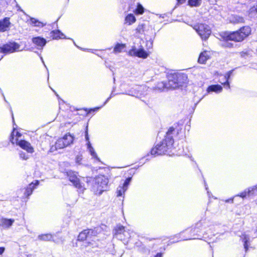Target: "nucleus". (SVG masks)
Listing matches in <instances>:
<instances>
[{"label":"nucleus","mask_w":257,"mask_h":257,"mask_svg":"<svg viewBox=\"0 0 257 257\" xmlns=\"http://www.w3.org/2000/svg\"><path fill=\"white\" fill-rule=\"evenodd\" d=\"M257 192V185L253 186L252 187L249 188L247 190H244L243 192H241L238 196L242 197V198H245L247 195L250 196L254 195Z\"/></svg>","instance_id":"12"},{"label":"nucleus","mask_w":257,"mask_h":257,"mask_svg":"<svg viewBox=\"0 0 257 257\" xmlns=\"http://www.w3.org/2000/svg\"><path fill=\"white\" fill-rule=\"evenodd\" d=\"M119 238H120V239H123V238L121 236H120ZM123 239L124 240L125 238H123Z\"/></svg>","instance_id":"50"},{"label":"nucleus","mask_w":257,"mask_h":257,"mask_svg":"<svg viewBox=\"0 0 257 257\" xmlns=\"http://www.w3.org/2000/svg\"><path fill=\"white\" fill-rule=\"evenodd\" d=\"M136 13L137 14H143L144 13V8L141 5L138 4L137 8L136 10Z\"/></svg>","instance_id":"34"},{"label":"nucleus","mask_w":257,"mask_h":257,"mask_svg":"<svg viewBox=\"0 0 257 257\" xmlns=\"http://www.w3.org/2000/svg\"><path fill=\"white\" fill-rule=\"evenodd\" d=\"M14 132H13L12 133L10 137V141L12 144H16L29 153H33L34 152L33 147L29 142L23 140H19L17 138L14 139Z\"/></svg>","instance_id":"6"},{"label":"nucleus","mask_w":257,"mask_h":257,"mask_svg":"<svg viewBox=\"0 0 257 257\" xmlns=\"http://www.w3.org/2000/svg\"><path fill=\"white\" fill-rule=\"evenodd\" d=\"M232 72H233V70H230L229 71H228L227 74H228L229 76H231V74L232 73Z\"/></svg>","instance_id":"48"},{"label":"nucleus","mask_w":257,"mask_h":257,"mask_svg":"<svg viewBox=\"0 0 257 257\" xmlns=\"http://www.w3.org/2000/svg\"><path fill=\"white\" fill-rule=\"evenodd\" d=\"M177 1H178V3H179L180 4H182L186 1V0H177Z\"/></svg>","instance_id":"45"},{"label":"nucleus","mask_w":257,"mask_h":257,"mask_svg":"<svg viewBox=\"0 0 257 257\" xmlns=\"http://www.w3.org/2000/svg\"><path fill=\"white\" fill-rule=\"evenodd\" d=\"M136 20V18L133 14L128 15L125 19V22L128 23V25H131L132 24L135 23Z\"/></svg>","instance_id":"27"},{"label":"nucleus","mask_w":257,"mask_h":257,"mask_svg":"<svg viewBox=\"0 0 257 257\" xmlns=\"http://www.w3.org/2000/svg\"><path fill=\"white\" fill-rule=\"evenodd\" d=\"M125 44L117 43L114 48L113 52L114 53H120L125 48Z\"/></svg>","instance_id":"24"},{"label":"nucleus","mask_w":257,"mask_h":257,"mask_svg":"<svg viewBox=\"0 0 257 257\" xmlns=\"http://www.w3.org/2000/svg\"><path fill=\"white\" fill-rule=\"evenodd\" d=\"M193 28L196 31L202 40H206L210 36L211 31L210 27L204 24L194 25Z\"/></svg>","instance_id":"5"},{"label":"nucleus","mask_w":257,"mask_h":257,"mask_svg":"<svg viewBox=\"0 0 257 257\" xmlns=\"http://www.w3.org/2000/svg\"><path fill=\"white\" fill-rule=\"evenodd\" d=\"M82 160V157L80 156H77L76 157V163L77 164H80V161Z\"/></svg>","instance_id":"40"},{"label":"nucleus","mask_w":257,"mask_h":257,"mask_svg":"<svg viewBox=\"0 0 257 257\" xmlns=\"http://www.w3.org/2000/svg\"><path fill=\"white\" fill-rule=\"evenodd\" d=\"M176 132V129L173 127L171 126L170 127L167 132L166 133V136H165V138L167 140H174L173 139V135ZM176 132L178 133V130H177L176 131Z\"/></svg>","instance_id":"21"},{"label":"nucleus","mask_w":257,"mask_h":257,"mask_svg":"<svg viewBox=\"0 0 257 257\" xmlns=\"http://www.w3.org/2000/svg\"><path fill=\"white\" fill-rule=\"evenodd\" d=\"M30 21L31 23L33 24L34 26L35 27H42L46 25L45 24H44L42 22L39 21L35 18H31Z\"/></svg>","instance_id":"28"},{"label":"nucleus","mask_w":257,"mask_h":257,"mask_svg":"<svg viewBox=\"0 0 257 257\" xmlns=\"http://www.w3.org/2000/svg\"><path fill=\"white\" fill-rule=\"evenodd\" d=\"M121 234H123L126 238H129L131 237L129 232L125 230L124 227L119 225L116 229V235H121Z\"/></svg>","instance_id":"18"},{"label":"nucleus","mask_w":257,"mask_h":257,"mask_svg":"<svg viewBox=\"0 0 257 257\" xmlns=\"http://www.w3.org/2000/svg\"><path fill=\"white\" fill-rule=\"evenodd\" d=\"M19 156L21 159H22L23 160H27L29 158V156L28 155H27L26 153H25V152H22V151H21L19 153Z\"/></svg>","instance_id":"36"},{"label":"nucleus","mask_w":257,"mask_h":257,"mask_svg":"<svg viewBox=\"0 0 257 257\" xmlns=\"http://www.w3.org/2000/svg\"><path fill=\"white\" fill-rule=\"evenodd\" d=\"M146 88V87L145 86H138L136 88L134 89L135 91L133 92L131 91V93L128 94L132 96H135L136 97H140L141 95H142V90H144Z\"/></svg>","instance_id":"19"},{"label":"nucleus","mask_w":257,"mask_h":257,"mask_svg":"<svg viewBox=\"0 0 257 257\" xmlns=\"http://www.w3.org/2000/svg\"><path fill=\"white\" fill-rule=\"evenodd\" d=\"M89 152L90 153L91 155L94 158H96L97 160H99L98 158L96 153L95 152L94 149L93 147H91L90 149L89 150Z\"/></svg>","instance_id":"37"},{"label":"nucleus","mask_w":257,"mask_h":257,"mask_svg":"<svg viewBox=\"0 0 257 257\" xmlns=\"http://www.w3.org/2000/svg\"><path fill=\"white\" fill-rule=\"evenodd\" d=\"M250 32V28L249 27H242L238 31L227 34L226 36V40L240 42L248 36Z\"/></svg>","instance_id":"1"},{"label":"nucleus","mask_w":257,"mask_h":257,"mask_svg":"<svg viewBox=\"0 0 257 257\" xmlns=\"http://www.w3.org/2000/svg\"><path fill=\"white\" fill-rule=\"evenodd\" d=\"M241 238L242 240V241L244 242V247L245 249V251L246 252L248 250V244L247 242L249 239V237L248 235L243 234L241 236Z\"/></svg>","instance_id":"26"},{"label":"nucleus","mask_w":257,"mask_h":257,"mask_svg":"<svg viewBox=\"0 0 257 257\" xmlns=\"http://www.w3.org/2000/svg\"><path fill=\"white\" fill-rule=\"evenodd\" d=\"M11 23L9 18H5L0 21V31L5 32L9 30Z\"/></svg>","instance_id":"14"},{"label":"nucleus","mask_w":257,"mask_h":257,"mask_svg":"<svg viewBox=\"0 0 257 257\" xmlns=\"http://www.w3.org/2000/svg\"><path fill=\"white\" fill-rule=\"evenodd\" d=\"M20 45L16 42H10L0 47V53H12L19 51Z\"/></svg>","instance_id":"7"},{"label":"nucleus","mask_w":257,"mask_h":257,"mask_svg":"<svg viewBox=\"0 0 257 257\" xmlns=\"http://www.w3.org/2000/svg\"><path fill=\"white\" fill-rule=\"evenodd\" d=\"M13 219L2 218L0 221V226L4 228H9L14 223Z\"/></svg>","instance_id":"17"},{"label":"nucleus","mask_w":257,"mask_h":257,"mask_svg":"<svg viewBox=\"0 0 257 257\" xmlns=\"http://www.w3.org/2000/svg\"><path fill=\"white\" fill-rule=\"evenodd\" d=\"M229 21L233 24H238L243 23L244 19L242 17L240 16L232 15L229 18Z\"/></svg>","instance_id":"20"},{"label":"nucleus","mask_w":257,"mask_h":257,"mask_svg":"<svg viewBox=\"0 0 257 257\" xmlns=\"http://www.w3.org/2000/svg\"><path fill=\"white\" fill-rule=\"evenodd\" d=\"M41 59L42 60H43V58H42V57L41 58ZM42 62L44 63V61H42Z\"/></svg>","instance_id":"52"},{"label":"nucleus","mask_w":257,"mask_h":257,"mask_svg":"<svg viewBox=\"0 0 257 257\" xmlns=\"http://www.w3.org/2000/svg\"><path fill=\"white\" fill-rule=\"evenodd\" d=\"M66 174L69 180L76 188L79 189L80 191L84 190V188L80 183L79 179L77 178L76 172L70 170L66 172Z\"/></svg>","instance_id":"8"},{"label":"nucleus","mask_w":257,"mask_h":257,"mask_svg":"<svg viewBox=\"0 0 257 257\" xmlns=\"http://www.w3.org/2000/svg\"><path fill=\"white\" fill-rule=\"evenodd\" d=\"M222 87L221 85L216 84V85H211L208 87L207 89V92L208 93L211 92H215L216 93H220L222 91Z\"/></svg>","instance_id":"16"},{"label":"nucleus","mask_w":257,"mask_h":257,"mask_svg":"<svg viewBox=\"0 0 257 257\" xmlns=\"http://www.w3.org/2000/svg\"><path fill=\"white\" fill-rule=\"evenodd\" d=\"M186 79V75L176 73H171L168 75V86L166 87L175 89L181 85Z\"/></svg>","instance_id":"3"},{"label":"nucleus","mask_w":257,"mask_h":257,"mask_svg":"<svg viewBox=\"0 0 257 257\" xmlns=\"http://www.w3.org/2000/svg\"><path fill=\"white\" fill-rule=\"evenodd\" d=\"M250 13H257V5L251 7L250 9Z\"/></svg>","instance_id":"39"},{"label":"nucleus","mask_w":257,"mask_h":257,"mask_svg":"<svg viewBox=\"0 0 257 257\" xmlns=\"http://www.w3.org/2000/svg\"><path fill=\"white\" fill-rule=\"evenodd\" d=\"M74 137L70 133L65 134V147L73 143Z\"/></svg>","instance_id":"23"},{"label":"nucleus","mask_w":257,"mask_h":257,"mask_svg":"<svg viewBox=\"0 0 257 257\" xmlns=\"http://www.w3.org/2000/svg\"><path fill=\"white\" fill-rule=\"evenodd\" d=\"M145 25L143 24H140L137 27L136 30L137 33L142 34L144 31Z\"/></svg>","instance_id":"33"},{"label":"nucleus","mask_w":257,"mask_h":257,"mask_svg":"<svg viewBox=\"0 0 257 257\" xmlns=\"http://www.w3.org/2000/svg\"><path fill=\"white\" fill-rule=\"evenodd\" d=\"M51 37L53 39H57L58 38H61V36H63L62 34H61L60 32L57 30V31H53L51 33Z\"/></svg>","instance_id":"31"},{"label":"nucleus","mask_w":257,"mask_h":257,"mask_svg":"<svg viewBox=\"0 0 257 257\" xmlns=\"http://www.w3.org/2000/svg\"><path fill=\"white\" fill-rule=\"evenodd\" d=\"M230 76L228 75V74H227V73L224 76V78L225 79V82L224 83H222V84L224 85V86H227V87L228 88H230V86H229V83L228 82V79H229L230 78Z\"/></svg>","instance_id":"35"},{"label":"nucleus","mask_w":257,"mask_h":257,"mask_svg":"<svg viewBox=\"0 0 257 257\" xmlns=\"http://www.w3.org/2000/svg\"><path fill=\"white\" fill-rule=\"evenodd\" d=\"M33 43L35 44L38 49H41L46 44V40L40 37H35L32 39Z\"/></svg>","instance_id":"10"},{"label":"nucleus","mask_w":257,"mask_h":257,"mask_svg":"<svg viewBox=\"0 0 257 257\" xmlns=\"http://www.w3.org/2000/svg\"><path fill=\"white\" fill-rule=\"evenodd\" d=\"M126 190L122 186H119L117 189V196H121Z\"/></svg>","instance_id":"32"},{"label":"nucleus","mask_w":257,"mask_h":257,"mask_svg":"<svg viewBox=\"0 0 257 257\" xmlns=\"http://www.w3.org/2000/svg\"><path fill=\"white\" fill-rule=\"evenodd\" d=\"M12 118H13V125H14V126H13V132H15V131L16 130V127H15L14 125H15V126H17V124H15V121H14V116L13 115H12Z\"/></svg>","instance_id":"43"},{"label":"nucleus","mask_w":257,"mask_h":257,"mask_svg":"<svg viewBox=\"0 0 257 257\" xmlns=\"http://www.w3.org/2000/svg\"><path fill=\"white\" fill-rule=\"evenodd\" d=\"M202 0H189L188 4L191 7H199Z\"/></svg>","instance_id":"29"},{"label":"nucleus","mask_w":257,"mask_h":257,"mask_svg":"<svg viewBox=\"0 0 257 257\" xmlns=\"http://www.w3.org/2000/svg\"><path fill=\"white\" fill-rule=\"evenodd\" d=\"M21 136H22V135H21V134L20 133H19L18 132H17L16 133V135L14 134V139L17 138L18 139V138L19 137H21Z\"/></svg>","instance_id":"41"},{"label":"nucleus","mask_w":257,"mask_h":257,"mask_svg":"<svg viewBox=\"0 0 257 257\" xmlns=\"http://www.w3.org/2000/svg\"><path fill=\"white\" fill-rule=\"evenodd\" d=\"M39 181H36V182L35 184L32 183L29 184V185L25 189L24 192V195L26 197H28L29 196H30L33 190L34 189L35 186L39 185Z\"/></svg>","instance_id":"15"},{"label":"nucleus","mask_w":257,"mask_h":257,"mask_svg":"<svg viewBox=\"0 0 257 257\" xmlns=\"http://www.w3.org/2000/svg\"><path fill=\"white\" fill-rule=\"evenodd\" d=\"M64 148V137L57 140L55 144L56 150L63 149Z\"/></svg>","instance_id":"25"},{"label":"nucleus","mask_w":257,"mask_h":257,"mask_svg":"<svg viewBox=\"0 0 257 257\" xmlns=\"http://www.w3.org/2000/svg\"><path fill=\"white\" fill-rule=\"evenodd\" d=\"M51 90H53L54 92H55L53 88H51Z\"/></svg>","instance_id":"53"},{"label":"nucleus","mask_w":257,"mask_h":257,"mask_svg":"<svg viewBox=\"0 0 257 257\" xmlns=\"http://www.w3.org/2000/svg\"><path fill=\"white\" fill-rule=\"evenodd\" d=\"M174 140H168L165 139L152 149L151 153L154 156L165 154L168 150L171 149Z\"/></svg>","instance_id":"2"},{"label":"nucleus","mask_w":257,"mask_h":257,"mask_svg":"<svg viewBox=\"0 0 257 257\" xmlns=\"http://www.w3.org/2000/svg\"><path fill=\"white\" fill-rule=\"evenodd\" d=\"M128 55L131 56H137L142 58H146L148 56V53L143 48L137 50L135 46H133L129 51Z\"/></svg>","instance_id":"9"},{"label":"nucleus","mask_w":257,"mask_h":257,"mask_svg":"<svg viewBox=\"0 0 257 257\" xmlns=\"http://www.w3.org/2000/svg\"><path fill=\"white\" fill-rule=\"evenodd\" d=\"M59 232H57L56 234L52 235L50 233H47L44 234L39 235L38 238L40 240L43 241H50L53 240L54 241H56L54 239L55 237L58 236Z\"/></svg>","instance_id":"11"},{"label":"nucleus","mask_w":257,"mask_h":257,"mask_svg":"<svg viewBox=\"0 0 257 257\" xmlns=\"http://www.w3.org/2000/svg\"><path fill=\"white\" fill-rule=\"evenodd\" d=\"M5 250V247H0V254H2L4 253Z\"/></svg>","instance_id":"44"},{"label":"nucleus","mask_w":257,"mask_h":257,"mask_svg":"<svg viewBox=\"0 0 257 257\" xmlns=\"http://www.w3.org/2000/svg\"><path fill=\"white\" fill-rule=\"evenodd\" d=\"M101 107H96L92 108H80V109H77L76 110H84L86 111L87 112H91V111H98Z\"/></svg>","instance_id":"30"},{"label":"nucleus","mask_w":257,"mask_h":257,"mask_svg":"<svg viewBox=\"0 0 257 257\" xmlns=\"http://www.w3.org/2000/svg\"><path fill=\"white\" fill-rule=\"evenodd\" d=\"M209 58L207 52L204 51L200 54L198 61L200 64H204Z\"/></svg>","instance_id":"22"},{"label":"nucleus","mask_w":257,"mask_h":257,"mask_svg":"<svg viewBox=\"0 0 257 257\" xmlns=\"http://www.w3.org/2000/svg\"><path fill=\"white\" fill-rule=\"evenodd\" d=\"M155 257H162V254L161 253H158Z\"/></svg>","instance_id":"46"},{"label":"nucleus","mask_w":257,"mask_h":257,"mask_svg":"<svg viewBox=\"0 0 257 257\" xmlns=\"http://www.w3.org/2000/svg\"><path fill=\"white\" fill-rule=\"evenodd\" d=\"M224 45L225 46V47H232V44L230 43H229L228 42H226L225 43V44H224Z\"/></svg>","instance_id":"42"},{"label":"nucleus","mask_w":257,"mask_h":257,"mask_svg":"<svg viewBox=\"0 0 257 257\" xmlns=\"http://www.w3.org/2000/svg\"><path fill=\"white\" fill-rule=\"evenodd\" d=\"M131 178H128L126 179L125 180L124 182L123 183V186L122 187H123L124 188V189H126L127 190V186H128V185L129 184V183H130V182L131 181Z\"/></svg>","instance_id":"38"},{"label":"nucleus","mask_w":257,"mask_h":257,"mask_svg":"<svg viewBox=\"0 0 257 257\" xmlns=\"http://www.w3.org/2000/svg\"><path fill=\"white\" fill-rule=\"evenodd\" d=\"M85 138H86V140H88V137L87 133H86V134L85 135Z\"/></svg>","instance_id":"49"},{"label":"nucleus","mask_w":257,"mask_h":257,"mask_svg":"<svg viewBox=\"0 0 257 257\" xmlns=\"http://www.w3.org/2000/svg\"><path fill=\"white\" fill-rule=\"evenodd\" d=\"M55 93L56 94L57 96L58 97V95L56 93V92H55Z\"/></svg>","instance_id":"51"},{"label":"nucleus","mask_w":257,"mask_h":257,"mask_svg":"<svg viewBox=\"0 0 257 257\" xmlns=\"http://www.w3.org/2000/svg\"><path fill=\"white\" fill-rule=\"evenodd\" d=\"M91 147H92L91 146V144H90V142H88V143L87 144L88 149L89 150Z\"/></svg>","instance_id":"47"},{"label":"nucleus","mask_w":257,"mask_h":257,"mask_svg":"<svg viewBox=\"0 0 257 257\" xmlns=\"http://www.w3.org/2000/svg\"><path fill=\"white\" fill-rule=\"evenodd\" d=\"M51 90H53L54 92H55L53 88H51Z\"/></svg>","instance_id":"54"},{"label":"nucleus","mask_w":257,"mask_h":257,"mask_svg":"<svg viewBox=\"0 0 257 257\" xmlns=\"http://www.w3.org/2000/svg\"><path fill=\"white\" fill-rule=\"evenodd\" d=\"M108 179L104 176H99L95 179V183L93 186V190L96 194L101 195L102 193L106 190Z\"/></svg>","instance_id":"4"},{"label":"nucleus","mask_w":257,"mask_h":257,"mask_svg":"<svg viewBox=\"0 0 257 257\" xmlns=\"http://www.w3.org/2000/svg\"><path fill=\"white\" fill-rule=\"evenodd\" d=\"M93 232V231L91 230H84L79 233L78 240L83 241L87 238H91Z\"/></svg>","instance_id":"13"}]
</instances>
